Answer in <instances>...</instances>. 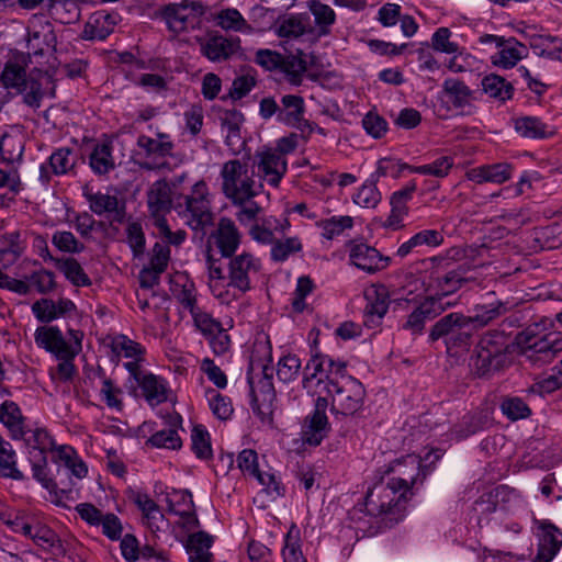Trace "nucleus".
Instances as JSON below:
<instances>
[{"label": "nucleus", "mask_w": 562, "mask_h": 562, "mask_svg": "<svg viewBox=\"0 0 562 562\" xmlns=\"http://www.w3.org/2000/svg\"><path fill=\"white\" fill-rule=\"evenodd\" d=\"M327 395L330 396V412L338 419L360 416L367 392L364 385L347 371Z\"/></svg>", "instance_id": "6e6552de"}, {"label": "nucleus", "mask_w": 562, "mask_h": 562, "mask_svg": "<svg viewBox=\"0 0 562 562\" xmlns=\"http://www.w3.org/2000/svg\"><path fill=\"white\" fill-rule=\"evenodd\" d=\"M527 56V46L518 42L515 37H509L505 40V44L499 47L497 54L492 58L494 65L504 69H510Z\"/></svg>", "instance_id": "ea45409f"}, {"label": "nucleus", "mask_w": 562, "mask_h": 562, "mask_svg": "<svg viewBox=\"0 0 562 562\" xmlns=\"http://www.w3.org/2000/svg\"><path fill=\"white\" fill-rule=\"evenodd\" d=\"M137 384L149 405L156 406L168 401L170 390L166 379L148 371Z\"/></svg>", "instance_id": "473e14b6"}, {"label": "nucleus", "mask_w": 562, "mask_h": 562, "mask_svg": "<svg viewBox=\"0 0 562 562\" xmlns=\"http://www.w3.org/2000/svg\"><path fill=\"white\" fill-rule=\"evenodd\" d=\"M137 146L145 151L147 158H153V161H145L140 167L146 170H155L164 167L166 162L156 161V159H165L171 156L175 147L170 136L166 133H158L157 138L147 135H139L137 138Z\"/></svg>", "instance_id": "6ab92c4d"}, {"label": "nucleus", "mask_w": 562, "mask_h": 562, "mask_svg": "<svg viewBox=\"0 0 562 562\" xmlns=\"http://www.w3.org/2000/svg\"><path fill=\"white\" fill-rule=\"evenodd\" d=\"M310 12L314 16L319 36H326L330 33V27L336 22V13L334 9L319 0H311L308 2Z\"/></svg>", "instance_id": "8fccbe9b"}, {"label": "nucleus", "mask_w": 562, "mask_h": 562, "mask_svg": "<svg viewBox=\"0 0 562 562\" xmlns=\"http://www.w3.org/2000/svg\"><path fill=\"white\" fill-rule=\"evenodd\" d=\"M562 227L553 223L547 226H541L535 231V240L539 244L541 249H558L562 246Z\"/></svg>", "instance_id": "6e6d98bb"}, {"label": "nucleus", "mask_w": 562, "mask_h": 562, "mask_svg": "<svg viewBox=\"0 0 562 562\" xmlns=\"http://www.w3.org/2000/svg\"><path fill=\"white\" fill-rule=\"evenodd\" d=\"M25 279L31 284V290L35 289L40 294H49L56 286L55 273L50 270L41 268L26 276Z\"/></svg>", "instance_id": "0e129e2a"}, {"label": "nucleus", "mask_w": 562, "mask_h": 562, "mask_svg": "<svg viewBox=\"0 0 562 562\" xmlns=\"http://www.w3.org/2000/svg\"><path fill=\"white\" fill-rule=\"evenodd\" d=\"M347 372V363L334 359L319 350H312L310 359L302 371V389L308 395H316L322 391L328 393L336 382Z\"/></svg>", "instance_id": "7ed1b4c3"}, {"label": "nucleus", "mask_w": 562, "mask_h": 562, "mask_svg": "<svg viewBox=\"0 0 562 562\" xmlns=\"http://www.w3.org/2000/svg\"><path fill=\"white\" fill-rule=\"evenodd\" d=\"M469 279L465 277V270L461 267L451 269L441 276H438L435 280L436 292L432 296L443 297V301H448L447 297L458 292Z\"/></svg>", "instance_id": "58836bf2"}, {"label": "nucleus", "mask_w": 562, "mask_h": 562, "mask_svg": "<svg viewBox=\"0 0 562 562\" xmlns=\"http://www.w3.org/2000/svg\"><path fill=\"white\" fill-rule=\"evenodd\" d=\"M240 49V38L238 36H224L212 33L201 42V54L209 60L221 63L229 59Z\"/></svg>", "instance_id": "4be33fe9"}, {"label": "nucleus", "mask_w": 562, "mask_h": 562, "mask_svg": "<svg viewBox=\"0 0 562 562\" xmlns=\"http://www.w3.org/2000/svg\"><path fill=\"white\" fill-rule=\"evenodd\" d=\"M77 155L70 147L56 148L47 160L40 165L38 180L43 186H48L52 177L75 175Z\"/></svg>", "instance_id": "dca6fc26"}, {"label": "nucleus", "mask_w": 562, "mask_h": 562, "mask_svg": "<svg viewBox=\"0 0 562 562\" xmlns=\"http://www.w3.org/2000/svg\"><path fill=\"white\" fill-rule=\"evenodd\" d=\"M170 291L184 310L193 312L198 307L195 284L188 277L180 276L172 280Z\"/></svg>", "instance_id": "de8ad7c7"}, {"label": "nucleus", "mask_w": 562, "mask_h": 562, "mask_svg": "<svg viewBox=\"0 0 562 562\" xmlns=\"http://www.w3.org/2000/svg\"><path fill=\"white\" fill-rule=\"evenodd\" d=\"M457 305V301H443V297L426 295L407 315L402 328L413 336L424 334L426 323L436 319L447 310Z\"/></svg>", "instance_id": "f8f14e48"}, {"label": "nucleus", "mask_w": 562, "mask_h": 562, "mask_svg": "<svg viewBox=\"0 0 562 562\" xmlns=\"http://www.w3.org/2000/svg\"><path fill=\"white\" fill-rule=\"evenodd\" d=\"M121 20L117 12H108L105 10L97 11L89 18L83 29L86 40L104 41L113 33L115 25Z\"/></svg>", "instance_id": "2f4dec72"}, {"label": "nucleus", "mask_w": 562, "mask_h": 562, "mask_svg": "<svg viewBox=\"0 0 562 562\" xmlns=\"http://www.w3.org/2000/svg\"><path fill=\"white\" fill-rule=\"evenodd\" d=\"M82 196L89 203V209L98 216L111 214L113 222L122 224L126 218L125 202H120L116 195L103 193L101 191L93 192L89 183L82 187Z\"/></svg>", "instance_id": "a211bd4d"}, {"label": "nucleus", "mask_w": 562, "mask_h": 562, "mask_svg": "<svg viewBox=\"0 0 562 562\" xmlns=\"http://www.w3.org/2000/svg\"><path fill=\"white\" fill-rule=\"evenodd\" d=\"M49 261L64 274L65 279L74 286L88 288L92 284L90 277L87 274L79 261L74 257L56 258L48 256Z\"/></svg>", "instance_id": "e433bc0d"}, {"label": "nucleus", "mask_w": 562, "mask_h": 562, "mask_svg": "<svg viewBox=\"0 0 562 562\" xmlns=\"http://www.w3.org/2000/svg\"><path fill=\"white\" fill-rule=\"evenodd\" d=\"M510 125L518 136L527 139L544 140L552 138L557 134L553 125L535 115L512 117Z\"/></svg>", "instance_id": "393cba45"}, {"label": "nucleus", "mask_w": 562, "mask_h": 562, "mask_svg": "<svg viewBox=\"0 0 562 562\" xmlns=\"http://www.w3.org/2000/svg\"><path fill=\"white\" fill-rule=\"evenodd\" d=\"M442 91L453 109L459 110L461 114H471L474 105L472 104L473 91L464 81L457 78H448L442 83Z\"/></svg>", "instance_id": "7c9ffc66"}, {"label": "nucleus", "mask_w": 562, "mask_h": 562, "mask_svg": "<svg viewBox=\"0 0 562 562\" xmlns=\"http://www.w3.org/2000/svg\"><path fill=\"white\" fill-rule=\"evenodd\" d=\"M24 189L18 169L5 171L0 168V207L9 206Z\"/></svg>", "instance_id": "49530a36"}, {"label": "nucleus", "mask_w": 562, "mask_h": 562, "mask_svg": "<svg viewBox=\"0 0 562 562\" xmlns=\"http://www.w3.org/2000/svg\"><path fill=\"white\" fill-rule=\"evenodd\" d=\"M518 305L514 297L501 299L494 291L484 293L468 315L474 330L482 329L505 316Z\"/></svg>", "instance_id": "9b49d317"}, {"label": "nucleus", "mask_w": 562, "mask_h": 562, "mask_svg": "<svg viewBox=\"0 0 562 562\" xmlns=\"http://www.w3.org/2000/svg\"><path fill=\"white\" fill-rule=\"evenodd\" d=\"M29 74L23 66L16 61L9 60L5 63L1 72L0 80L2 86L7 89H14L15 91L23 85Z\"/></svg>", "instance_id": "e2e57ef3"}, {"label": "nucleus", "mask_w": 562, "mask_h": 562, "mask_svg": "<svg viewBox=\"0 0 562 562\" xmlns=\"http://www.w3.org/2000/svg\"><path fill=\"white\" fill-rule=\"evenodd\" d=\"M302 248V243L297 237L277 239L272 243L270 258L274 262H284L291 255L301 251Z\"/></svg>", "instance_id": "680f3d73"}, {"label": "nucleus", "mask_w": 562, "mask_h": 562, "mask_svg": "<svg viewBox=\"0 0 562 562\" xmlns=\"http://www.w3.org/2000/svg\"><path fill=\"white\" fill-rule=\"evenodd\" d=\"M0 479L29 482L30 479L18 467V454L14 449L0 456Z\"/></svg>", "instance_id": "052dcab7"}, {"label": "nucleus", "mask_w": 562, "mask_h": 562, "mask_svg": "<svg viewBox=\"0 0 562 562\" xmlns=\"http://www.w3.org/2000/svg\"><path fill=\"white\" fill-rule=\"evenodd\" d=\"M502 414L510 422L529 418L532 414L526 401L519 396L506 395L499 403Z\"/></svg>", "instance_id": "3c124183"}, {"label": "nucleus", "mask_w": 562, "mask_h": 562, "mask_svg": "<svg viewBox=\"0 0 562 562\" xmlns=\"http://www.w3.org/2000/svg\"><path fill=\"white\" fill-rule=\"evenodd\" d=\"M302 361L296 353L285 352L279 358L277 362V378L284 384L294 382L299 375L302 374Z\"/></svg>", "instance_id": "09e8293b"}, {"label": "nucleus", "mask_w": 562, "mask_h": 562, "mask_svg": "<svg viewBox=\"0 0 562 562\" xmlns=\"http://www.w3.org/2000/svg\"><path fill=\"white\" fill-rule=\"evenodd\" d=\"M330 431V424L327 415H319L318 413H311L306 416L302 427V440L308 446H319L322 441L328 436Z\"/></svg>", "instance_id": "f704fd0d"}, {"label": "nucleus", "mask_w": 562, "mask_h": 562, "mask_svg": "<svg viewBox=\"0 0 562 562\" xmlns=\"http://www.w3.org/2000/svg\"><path fill=\"white\" fill-rule=\"evenodd\" d=\"M551 322L542 317L519 331L514 338L504 329L493 328L480 335L471 356L474 376L490 380L510 367L517 350L533 366L550 363L562 351V339L546 334Z\"/></svg>", "instance_id": "f257e3e1"}, {"label": "nucleus", "mask_w": 562, "mask_h": 562, "mask_svg": "<svg viewBox=\"0 0 562 562\" xmlns=\"http://www.w3.org/2000/svg\"><path fill=\"white\" fill-rule=\"evenodd\" d=\"M379 481L369 487L362 502L349 512L350 527L362 537H373L398 522L406 508L405 492L398 493L389 482Z\"/></svg>", "instance_id": "f03ea898"}, {"label": "nucleus", "mask_w": 562, "mask_h": 562, "mask_svg": "<svg viewBox=\"0 0 562 562\" xmlns=\"http://www.w3.org/2000/svg\"><path fill=\"white\" fill-rule=\"evenodd\" d=\"M30 539L43 551L53 555L60 557L66 552L59 536L47 525L36 522Z\"/></svg>", "instance_id": "a19ab883"}, {"label": "nucleus", "mask_w": 562, "mask_h": 562, "mask_svg": "<svg viewBox=\"0 0 562 562\" xmlns=\"http://www.w3.org/2000/svg\"><path fill=\"white\" fill-rule=\"evenodd\" d=\"M279 106L278 123L299 131L306 120L304 98L300 94H281Z\"/></svg>", "instance_id": "cd10ccee"}, {"label": "nucleus", "mask_w": 562, "mask_h": 562, "mask_svg": "<svg viewBox=\"0 0 562 562\" xmlns=\"http://www.w3.org/2000/svg\"><path fill=\"white\" fill-rule=\"evenodd\" d=\"M27 461L31 465L32 477L50 495L55 496L57 504H60L63 501L75 499L74 490L71 487L72 483L70 482L65 486H59L48 468L47 456H41L37 458L33 457L32 460Z\"/></svg>", "instance_id": "f3484780"}, {"label": "nucleus", "mask_w": 562, "mask_h": 562, "mask_svg": "<svg viewBox=\"0 0 562 562\" xmlns=\"http://www.w3.org/2000/svg\"><path fill=\"white\" fill-rule=\"evenodd\" d=\"M191 449L198 459L207 460L212 458L211 437L203 425H195L192 428Z\"/></svg>", "instance_id": "4d7b16f0"}, {"label": "nucleus", "mask_w": 562, "mask_h": 562, "mask_svg": "<svg viewBox=\"0 0 562 562\" xmlns=\"http://www.w3.org/2000/svg\"><path fill=\"white\" fill-rule=\"evenodd\" d=\"M206 394L209 400V406L213 415L221 420L231 419L234 413L232 400L228 396L223 395L212 389H210L206 392Z\"/></svg>", "instance_id": "69168bd1"}, {"label": "nucleus", "mask_w": 562, "mask_h": 562, "mask_svg": "<svg viewBox=\"0 0 562 562\" xmlns=\"http://www.w3.org/2000/svg\"><path fill=\"white\" fill-rule=\"evenodd\" d=\"M146 445L158 449L178 450L182 447V440L175 429H161L154 432Z\"/></svg>", "instance_id": "774afa93"}, {"label": "nucleus", "mask_w": 562, "mask_h": 562, "mask_svg": "<svg viewBox=\"0 0 562 562\" xmlns=\"http://www.w3.org/2000/svg\"><path fill=\"white\" fill-rule=\"evenodd\" d=\"M260 269V260L251 254L244 251L234 255L229 258L227 285L246 293L251 290L250 274L259 272Z\"/></svg>", "instance_id": "2eb2a0df"}, {"label": "nucleus", "mask_w": 562, "mask_h": 562, "mask_svg": "<svg viewBox=\"0 0 562 562\" xmlns=\"http://www.w3.org/2000/svg\"><path fill=\"white\" fill-rule=\"evenodd\" d=\"M79 4H85L83 0H54L50 8L61 23L70 24L80 18Z\"/></svg>", "instance_id": "bf43d9fd"}, {"label": "nucleus", "mask_w": 562, "mask_h": 562, "mask_svg": "<svg viewBox=\"0 0 562 562\" xmlns=\"http://www.w3.org/2000/svg\"><path fill=\"white\" fill-rule=\"evenodd\" d=\"M474 328L462 312H451L437 319L428 331V344L442 341L448 352L467 350L472 345Z\"/></svg>", "instance_id": "20e7f679"}, {"label": "nucleus", "mask_w": 562, "mask_h": 562, "mask_svg": "<svg viewBox=\"0 0 562 562\" xmlns=\"http://www.w3.org/2000/svg\"><path fill=\"white\" fill-rule=\"evenodd\" d=\"M204 12V5L201 2L186 0L161 7L158 16L166 23L168 31L177 35L195 29Z\"/></svg>", "instance_id": "9d476101"}, {"label": "nucleus", "mask_w": 562, "mask_h": 562, "mask_svg": "<svg viewBox=\"0 0 562 562\" xmlns=\"http://www.w3.org/2000/svg\"><path fill=\"white\" fill-rule=\"evenodd\" d=\"M349 263L357 269L374 274L391 265V257L382 255L375 247L350 240L347 245Z\"/></svg>", "instance_id": "ddd939ff"}, {"label": "nucleus", "mask_w": 562, "mask_h": 562, "mask_svg": "<svg viewBox=\"0 0 562 562\" xmlns=\"http://www.w3.org/2000/svg\"><path fill=\"white\" fill-rule=\"evenodd\" d=\"M23 142L15 136L4 134L0 140V155L4 162L21 161L23 157Z\"/></svg>", "instance_id": "338daca9"}, {"label": "nucleus", "mask_w": 562, "mask_h": 562, "mask_svg": "<svg viewBox=\"0 0 562 562\" xmlns=\"http://www.w3.org/2000/svg\"><path fill=\"white\" fill-rule=\"evenodd\" d=\"M378 181L370 175L369 178L362 183L358 191L352 195L355 204L364 209H374L382 200V194L379 191Z\"/></svg>", "instance_id": "603ef678"}, {"label": "nucleus", "mask_w": 562, "mask_h": 562, "mask_svg": "<svg viewBox=\"0 0 562 562\" xmlns=\"http://www.w3.org/2000/svg\"><path fill=\"white\" fill-rule=\"evenodd\" d=\"M52 83V78L45 71L34 68L16 92L22 94V101L26 106L37 110L47 95L45 87Z\"/></svg>", "instance_id": "5701e85b"}, {"label": "nucleus", "mask_w": 562, "mask_h": 562, "mask_svg": "<svg viewBox=\"0 0 562 562\" xmlns=\"http://www.w3.org/2000/svg\"><path fill=\"white\" fill-rule=\"evenodd\" d=\"M317 226L322 229V237L333 240L353 227V218L349 215H334L317 222Z\"/></svg>", "instance_id": "5fc2aeb1"}, {"label": "nucleus", "mask_w": 562, "mask_h": 562, "mask_svg": "<svg viewBox=\"0 0 562 562\" xmlns=\"http://www.w3.org/2000/svg\"><path fill=\"white\" fill-rule=\"evenodd\" d=\"M216 23L223 30L240 32L243 34H250L254 30L237 9L222 10L217 14Z\"/></svg>", "instance_id": "864d4df0"}, {"label": "nucleus", "mask_w": 562, "mask_h": 562, "mask_svg": "<svg viewBox=\"0 0 562 562\" xmlns=\"http://www.w3.org/2000/svg\"><path fill=\"white\" fill-rule=\"evenodd\" d=\"M537 554L531 562H551L562 547V530L548 519L538 521Z\"/></svg>", "instance_id": "412c9836"}, {"label": "nucleus", "mask_w": 562, "mask_h": 562, "mask_svg": "<svg viewBox=\"0 0 562 562\" xmlns=\"http://www.w3.org/2000/svg\"><path fill=\"white\" fill-rule=\"evenodd\" d=\"M20 440L24 442L27 460H32L33 457L47 456L48 452L56 454V449L59 447L56 446L53 435L43 426L34 428L26 426L24 438H20Z\"/></svg>", "instance_id": "bb28decb"}, {"label": "nucleus", "mask_w": 562, "mask_h": 562, "mask_svg": "<svg viewBox=\"0 0 562 562\" xmlns=\"http://www.w3.org/2000/svg\"><path fill=\"white\" fill-rule=\"evenodd\" d=\"M89 166L95 176H104L115 168L111 139L105 138L93 146L89 155Z\"/></svg>", "instance_id": "c9c22d12"}, {"label": "nucleus", "mask_w": 562, "mask_h": 562, "mask_svg": "<svg viewBox=\"0 0 562 562\" xmlns=\"http://www.w3.org/2000/svg\"><path fill=\"white\" fill-rule=\"evenodd\" d=\"M515 171V167L506 161L481 165L467 171V178L475 183L491 182L502 184L508 181Z\"/></svg>", "instance_id": "c756f323"}, {"label": "nucleus", "mask_w": 562, "mask_h": 562, "mask_svg": "<svg viewBox=\"0 0 562 562\" xmlns=\"http://www.w3.org/2000/svg\"><path fill=\"white\" fill-rule=\"evenodd\" d=\"M184 206L183 215L187 224L193 231H201L213 225L214 215L211 211L209 187L204 180H199L191 188L190 194L177 198L176 209Z\"/></svg>", "instance_id": "1a4fd4ad"}, {"label": "nucleus", "mask_w": 562, "mask_h": 562, "mask_svg": "<svg viewBox=\"0 0 562 562\" xmlns=\"http://www.w3.org/2000/svg\"><path fill=\"white\" fill-rule=\"evenodd\" d=\"M147 207L153 218L157 222L159 218H166L173 206L172 191L169 182L162 178L156 180L146 193Z\"/></svg>", "instance_id": "b1692460"}, {"label": "nucleus", "mask_w": 562, "mask_h": 562, "mask_svg": "<svg viewBox=\"0 0 562 562\" xmlns=\"http://www.w3.org/2000/svg\"><path fill=\"white\" fill-rule=\"evenodd\" d=\"M25 419L22 409L15 402L7 400L0 404V423L8 429L11 439L24 438Z\"/></svg>", "instance_id": "72a5a7b5"}, {"label": "nucleus", "mask_w": 562, "mask_h": 562, "mask_svg": "<svg viewBox=\"0 0 562 562\" xmlns=\"http://www.w3.org/2000/svg\"><path fill=\"white\" fill-rule=\"evenodd\" d=\"M26 245L18 231L5 233L0 237V267L8 269L23 255Z\"/></svg>", "instance_id": "4c0bfd02"}, {"label": "nucleus", "mask_w": 562, "mask_h": 562, "mask_svg": "<svg viewBox=\"0 0 562 562\" xmlns=\"http://www.w3.org/2000/svg\"><path fill=\"white\" fill-rule=\"evenodd\" d=\"M211 239L214 240L216 248L224 258H231L235 255L240 245V234L228 217H221L217 227L212 232Z\"/></svg>", "instance_id": "c85d7f7f"}, {"label": "nucleus", "mask_w": 562, "mask_h": 562, "mask_svg": "<svg viewBox=\"0 0 562 562\" xmlns=\"http://www.w3.org/2000/svg\"><path fill=\"white\" fill-rule=\"evenodd\" d=\"M213 543L214 537L206 531H196L189 535L186 543L189 562L214 558L211 552Z\"/></svg>", "instance_id": "c03bdc74"}, {"label": "nucleus", "mask_w": 562, "mask_h": 562, "mask_svg": "<svg viewBox=\"0 0 562 562\" xmlns=\"http://www.w3.org/2000/svg\"><path fill=\"white\" fill-rule=\"evenodd\" d=\"M255 165L267 182L273 188L279 187L281 180L288 172L286 158L269 147L256 151Z\"/></svg>", "instance_id": "aec40b11"}, {"label": "nucleus", "mask_w": 562, "mask_h": 562, "mask_svg": "<svg viewBox=\"0 0 562 562\" xmlns=\"http://www.w3.org/2000/svg\"><path fill=\"white\" fill-rule=\"evenodd\" d=\"M483 92L499 103H505L514 95L512 82L496 74H488L481 81Z\"/></svg>", "instance_id": "79ce46f5"}, {"label": "nucleus", "mask_w": 562, "mask_h": 562, "mask_svg": "<svg viewBox=\"0 0 562 562\" xmlns=\"http://www.w3.org/2000/svg\"><path fill=\"white\" fill-rule=\"evenodd\" d=\"M413 166L402 162L401 160L384 157L378 160L376 169L371 176L379 182L382 177H390L393 179L400 178L404 171H409L412 173Z\"/></svg>", "instance_id": "13d9d810"}, {"label": "nucleus", "mask_w": 562, "mask_h": 562, "mask_svg": "<svg viewBox=\"0 0 562 562\" xmlns=\"http://www.w3.org/2000/svg\"><path fill=\"white\" fill-rule=\"evenodd\" d=\"M53 462H60L66 474L70 473L79 480L83 479L88 474V468L86 463L79 458L76 450L70 446H59L56 449V454H53Z\"/></svg>", "instance_id": "37998d69"}, {"label": "nucleus", "mask_w": 562, "mask_h": 562, "mask_svg": "<svg viewBox=\"0 0 562 562\" xmlns=\"http://www.w3.org/2000/svg\"><path fill=\"white\" fill-rule=\"evenodd\" d=\"M364 310L375 317H384L390 307V292L384 284H373L364 292Z\"/></svg>", "instance_id": "a18cd8bd"}, {"label": "nucleus", "mask_w": 562, "mask_h": 562, "mask_svg": "<svg viewBox=\"0 0 562 562\" xmlns=\"http://www.w3.org/2000/svg\"><path fill=\"white\" fill-rule=\"evenodd\" d=\"M222 191L234 205L248 203L260 193L262 184H257L252 175H248L247 164L232 159L221 169Z\"/></svg>", "instance_id": "0eeeda50"}, {"label": "nucleus", "mask_w": 562, "mask_h": 562, "mask_svg": "<svg viewBox=\"0 0 562 562\" xmlns=\"http://www.w3.org/2000/svg\"><path fill=\"white\" fill-rule=\"evenodd\" d=\"M430 471V467L422 464V460L416 454H406L378 468L375 476L396 474L397 476L391 477L387 482L398 493L405 491V499L408 503L415 494L414 490H418L419 485H423Z\"/></svg>", "instance_id": "39448f33"}, {"label": "nucleus", "mask_w": 562, "mask_h": 562, "mask_svg": "<svg viewBox=\"0 0 562 562\" xmlns=\"http://www.w3.org/2000/svg\"><path fill=\"white\" fill-rule=\"evenodd\" d=\"M254 61L267 71H276L291 86H301L307 71L306 54L297 48L295 52L279 53L269 48L256 52Z\"/></svg>", "instance_id": "423d86ee"}, {"label": "nucleus", "mask_w": 562, "mask_h": 562, "mask_svg": "<svg viewBox=\"0 0 562 562\" xmlns=\"http://www.w3.org/2000/svg\"><path fill=\"white\" fill-rule=\"evenodd\" d=\"M34 339L37 347L53 353L56 358H76V350H71L70 344L66 341L57 326L38 327Z\"/></svg>", "instance_id": "a878e982"}, {"label": "nucleus", "mask_w": 562, "mask_h": 562, "mask_svg": "<svg viewBox=\"0 0 562 562\" xmlns=\"http://www.w3.org/2000/svg\"><path fill=\"white\" fill-rule=\"evenodd\" d=\"M79 517L91 527H101L102 535L111 541H117L123 533L121 519L113 513H102L91 503H80L75 507Z\"/></svg>", "instance_id": "4468645a"}]
</instances>
